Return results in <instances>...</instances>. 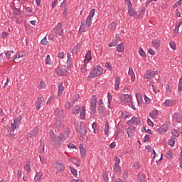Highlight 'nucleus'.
<instances>
[{"label": "nucleus", "mask_w": 182, "mask_h": 182, "mask_svg": "<svg viewBox=\"0 0 182 182\" xmlns=\"http://www.w3.org/2000/svg\"><path fill=\"white\" fill-rule=\"evenodd\" d=\"M136 132V127L133 126H130L127 129V133L128 137H133L134 136V133Z\"/></svg>", "instance_id": "1a4fd4ad"}, {"label": "nucleus", "mask_w": 182, "mask_h": 182, "mask_svg": "<svg viewBox=\"0 0 182 182\" xmlns=\"http://www.w3.org/2000/svg\"><path fill=\"white\" fill-rule=\"evenodd\" d=\"M166 157L169 160H171V159H173V151L171 150L168 151V152L166 153Z\"/></svg>", "instance_id": "58836bf2"}, {"label": "nucleus", "mask_w": 182, "mask_h": 182, "mask_svg": "<svg viewBox=\"0 0 182 182\" xmlns=\"http://www.w3.org/2000/svg\"><path fill=\"white\" fill-rule=\"evenodd\" d=\"M140 123H141V121L140 120V118L137 117H133L127 122L128 126H137L138 124H140Z\"/></svg>", "instance_id": "39448f33"}, {"label": "nucleus", "mask_w": 182, "mask_h": 182, "mask_svg": "<svg viewBox=\"0 0 182 182\" xmlns=\"http://www.w3.org/2000/svg\"><path fill=\"white\" fill-rule=\"evenodd\" d=\"M173 120H176V122H177V123H180V122L182 121L181 114H180L178 112H176L173 115Z\"/></svg>", "instance_id": "4468645a"}, {"label": "nucleus", "mask_w": 182, "mask_h": 182, "mask_svg": "<svg viewBox=\"0 0 182 182\" xmlns=\"http://www.w3.org/2000/svg\"><path fill=\"white\" fill-rule=\"evenodd\" d=\"M68 149H77V147L75 146V145L73 144H68Z\"/></svg>", "instance_id": "0e129e2a"}, {"label": "nucleus", "mask_w": 182, "mask_h": 182, "mask_svg": "<svg viewBox=\"0 0 182 182\" xmlns=\"http://www.w3.org/2000/svg\"><path fill=\"white\" fill-rule=\"evenodd\" d=\"M41 45H44V46H45V45H47L48 41H46V36L44 37V38L41 40Z\"/></svg>", "instance_id": "e2e57ef3"}, {"label": "nucleus", "mask_w": 182, "mask_h": 182, "mask_svg": "<svg viewBox=\"0 0 182 182\" xmlns=\"http://www.w3.org/2000/svg\"><path fill=\"white\" fill-rule=\"evenodd\" d=\"M125 3L127 4V5L128 6V9H132V1H130V0H125Z\"/></svg>", "instance_id": "4d7b16f0"}, {"label": "nucleus", "mask_w": 182, "mask_h": 182, "mask_svg": "<svg viewBox=\"0 0 182 182\" xmlns=\"http://www.w3.org/2000/svg\"><path fill=\"white\" fill-rule=\"evenodd\" d=\"M12 53H14V50H10V51L6 52L5 55L6 56L7 59H9V60L10 59L11 55H12Z\"/></svg>", "instance_id": "3c124183"}, {"label": "nucleus", "mask_w": 182, "mask_h": 182, "mask_svg": "<svg viewBox=\"0 0 182 182\" xmlns=\"http://www.w3.org/2000/svg\"><path fill=\"white\" fill-rule=\"evenodd\" d=\"M54 31L57 35L62 36L63 35V27L62 26V23H58L57 26L54 28Z\"/></svg>", "instance_id": "423d86ee"}, {"label": "nucleus", "mask_w": 182, "mask_h": 182, "mask_svg": "<svg viewBox=\"0 0 182 182\" xmlns=\"http://www.w3.org/2000/svg\"><path fill=\"white\" fill-rule=\"evenodd\" d=\"M114 172L117 176H120L122 173V168H120V165H114Z\"/></svg>", "instance_id": "f3484780"}, {"label": "nucleus", "mask_w": 182, "mask_h": 182, "mask_svg": "<svg viewBox=\"0 0 182 182\" xmlns=\"http://www.w3.org/2000/svg\"><path fill=\"white\" fill-rule=\"evenodd\" d=\"M168 144L173 147V146L176 144V139L174 137H171V139L168 140Z\"/></svg>", "instance_id": "f704fd0d"}, {"label": "nucleus", "mask_w": 182, "mask_h": 182, "mask_svg": "<svg viewBox=\"0 0 182 182\" xmlns=\"http://www.w3.org/2000/svg\"><path fill=\"white\" fill-rule=\"evenodd\" d=\"M70 170L72 174H73V176H77V171H76V169H75V168H73V166H70Z\"/></svg>", "instance_id": "79ce46f5"}, {"label": "nucleus", "mask_w": 182, "mask_h": 182, "mask_svg": "<svg viewBox=\"0 0 182 182\" xmlns=\"http://www.w3.org/2000/svg\"><path fill=\"white\" fill-rule=\"evenodd\" d=\"M68 56V60H67V63L68 65H70L71 62H72V58L70 53L67 54Z\"/></svg>", "instance_id": "5fc2aeb1"}, {"label": "nucleus", "mask_w": 182, "mask_h": 182, "mask_svg": "<svg viewBox=\"0 0 182 182\" xmlns=\"http://www.w3.org/2000/svg\"><path fill=\"white\" fill-rule=\"evenodd\" d=\"M172 134L173 136H174L175 137H178V136H180V134H178V132H177V130L173 129L172 131Z\"/></svg>", "instance_id": "13d9d810"}, {"label": "nucleus", "mask_w": 182, "mask_h": 182, "mask_svg": "<svg viewBox=\"0 0 182 182\" xmlns=\"http://www.w3.org/2000/svg\"><path fill=\"white\" fill-rule=\"evenodd\" d=\"M38 132H39V129L38 127H34L33 130L31 132V133H28L27 134L28 137H36V134H38Z\"/></svg>", "instance_id": "ddd939ff"}, {"label": "nucleus", "mask_w": 182, "mask_h": 182, "mask_svg": "<svg viewBox=\"0 0 182 182\" xmlns=\"http://www.w3.org/2000/svg\"><path fill=\"white\" fill-rule=\"evenodd\" d=\"M117 50L119 53L124 52V43H121L117 47Z\"/></svg>", "instance_id": "393cba45"}, {"label": "nucleus", "mask_w": 182, "mask_h": 182, "mask_svg": "<svg viewBox=\"0 0 182 182\" xmlns=\"http://www.w3.org/2000/svg\"><path fill=\"white\" fill-rule=\"evenodd\" d=\"M43 103L42 102V98L41 97H38L37 98V102H36V107L37 110H39L41 109V106H42Z\"/></svg>", "instance_id": "6ab92c4d"}, {"label": "nucleus", "mask_w": 182, "mask_h": 182, "mask_svg": "<svg viewBox=\"0 0 182 182\" xmlns=\"http://www.w3.org/2000/svg\"><path fill=\"white\" fill-rule=\"evenodd\" d=\"M181 24H182V21H180L178 24H176V28L174 29L175 33H178V28H180Z\"/></svg>", "instance_id": "8fccbe9b"}, {"label": "nucleus", "mask_w": 182, "mask_h": 182, "mask_svg": "<svg viewBox=\"0 0 182 182\" xmlns=\"http://www.w3.org/2000/svg\"><path fill=\"white\" fill-rule=\"evenodd\" d=\"M169 45L171 48V49H173V50H176L177 49V46L176 45V43L174 41H171L169 43Z\"/></svg>", "instance_id": "ea45409f"}, {"label": "nucleus", "mask_w": 182, "mask_h": 182, "mask_svg": "<svg viewBox=\"0 0 182 182\" xmlns=\"http://www.w3.org/2000/svg\"><path fill=\"white\" fill-rule=\"evenodd\" d=\"M152 45L154 46V48L159 49V48H160V40H154L152 41Z\"/></svg>", "instance_id": "7c9ffc66"}, {"label": "nucleus", "mask_w": 182, "mask_h": 182, "mask_svg": "<svg viewBox=\"0 0 182 182\" xmlns=\"http://www.w3.org/2000/svg\"><path fill=\"white\" fill-rule=\"evenodd\" d=\"M105 66L107 69H109V70H113V67H112V65H110V63H109V62L105 63Z\"/></svg>", "instance_id": "864d4df0"}, {"label": "nucleus", "mask_w": 182, "mask_h": 182, "mask_svg": "<svg viewBox=\"0 0 182 182\" xmlns=\"http://www.w3.org/2000/svg\"><path fill=\"white\" fill-rule=\"evenodd\" d=\"M87 65L86 63H84V65L81 67V72L82 73H86V71L87 70L86 69Z\"/></svg>", "instance_id": "603ef678"}, {"label": "nucleus", "mask_w": 182, "mask_h": 182, "mask_svg": "<svg viewBox=\"0 0 182 182\" xmlns=\"http://www.w3.org/2000/svg\"><path fill=\"white\" fill-rule=\"evenodd\" d=\"M90 60H92V56L90 55V53H87L85 55V63H88Z\"/></svg>", "instance_id": "72a5a7b5"}, {"label": "nucleus", "mask_w": 182, "mask_h": 182, "mask_svg": "<svg viewBox=\"0 0 182 182\" xmlns=\"http://www.w3.org/2000/svg\"><path fill=\"white\" fill-rule=\"evenodd\" d=\"M149 116L151 117V119H156L157 116H159V112L157 109H154L151 112L149 113Z\"/></svg>", "instance_id": "a878e982"}, {"label": "nucleus", "mask_w": 182, "mask_h": 182, "mask_svg": "<svg viewBox=\"0 0 182 182\" xmlns=\"http://www.w3.org/2000/svg\"><path fill=\"white\" fill-rule=\"evenodd\" d=\"M55 114L58 116V117H63V110L59 109V108H55Z\"/></svg>", "instance_id": "bb28decb"}, {"label": "nucleus", "mask_w": 182, "mask_h": 182, "mask_svg": "<svg viewBox=\"0 0 182 182\" xmlns=\"http://www.w3.org/2000/svg\"><path fill=\"white\" fill-rule=\"evenodd\" d=\"M89 29V28L86 27V26L85 25V21L82 20L81 21V26L80 27V32L82 33V32H86V30Z\"/></svg>", "instance_id": "412c9836"}, {"label": "nucleus", "mask_w": 182, "mask_h": 182, "mask_svg": "<svg viewBox=\"0 0 182 182\" xmlns=\"http://www.w3.org/2000/svg\"><path fill=\"white\" fill-rule=\"evenodd\" d=\"M63 90H65V87H63V83L60 82L58 85V96H61V95H63Z\"/></svg>", "instance_id": "a211bd4d"}, {"label": "nucleus", "mask_w": 182, "mask_h": 182, "mask_svg": "<svg viewBox=\"0 0 182 182\" xmlns=\"http://www.w3.org/2000/svg\"><path fill=\"white\" fill-rule=\"evenodd\" d=\"M50 55H47L46 59V65H50Z\"/></svg>", "instance_id": "bf43d9fd"}, {"label": "nucleus", "mask_w": 182, "mask_h": 182, "mask_svg": "<svg viewBox=\"0 0 182 182\" xmlns=\"http://www.w3.org/2000/svg\"><path fill=\"white\" fill-rule=\"evenodd\" d=\"M136 97L138 106H139V107H141V105L143 104V98L141 97V95L138 92L136 94Z\"/></svg>", "instance_id": "2eb2a0df"}, {"label": "nucleus", "mask_w": 182, "mask_h": 182, "mask_svg": "<svg viewBox=\"0 0 182 182\" xmlns=\"http://www.w3.org/2000/svg\"><path fill=\"white\" fill-rule=\"evenodd\" d=\"M178 91L182 92V77L179 80Z\"/></svg>", "instance_id": "c03bdc74"}, {"label": "nucleus", "mask_w": 182, "mask_h": 182, "mask_svg": "<svg viewBox=\"0 0 182 182\" xmlns=\"http://www.w3.org/2000/svg\"><path fill=\"white\" fill-rule=\"evenodd\" d=\"M43 103L42 102V98L41 97H38L37 98V102H36V107L37 110H39L41 109V106H42Z\"/></svg>", "instance_id": "aec40b11"}, {"label": "nucleus", "mask_w": 182, "mask_h": 182, "mask_svg": "<svg viewBox=\"0 0 182 182\" xmlns=\"http://www.w3.org/2000/svg\"><path fill=\"white\" fill-rule=\"evenodd\" d=\"M79 132L82 136H86V134L87 133V130L86 129V126L80 125Z\"/></svg>", "instance_id": "dca6fc26"}, {"label": "nucleus", "mask_w": 182, "mask_h": 182, "mask_svg": "<svg viewBox=\"0 0 182 182\" xmlns=\"http://www.w3.org/2000/svg\"><path fill=\"white\" fill-rule=\"evenodd\" d=\"M55 71L58 76H66V75H68V70L60 67L57 68Z\"/></svg>", "instance_id": "6e6552de"}, {"label": "nucleus", "mask_w": 182, "mask_h": 182, "mask_svg": "<svg viewBox=\"0 0 182 182\" xmlns=\"http://www.w3.org/2000/svg\"><path fill=\"white\" fill-rule=\"evenodd\" d=\"M139 180L140 182H146V174L144 173H139L138 174Z\"/></svg>", "instance_id": "cd10ccee"}, {"label": "nucleus", "mask_w": 182, "mask_h": 182, "mask_svg": "<svg viewBox=\"0 0 182 182\" xmlns=\"http://www.w3.org/2000/svg\"><path fill=\"white\" fill-rule=\"evenodd\" d=\"M168 130V126L167 125H162L157 129V133L159 134H164Z\"/></svg>", "instance_id": "f8f14e48"}, {"label": "nucleus", "mask_w": 182, "mask_h": 182, "mask_svg": "<svg viewBox=\"0 0 182 182\" xmlns=\"http://www.w3.org/2000/svg\"><path fill=\"white\" fill-rule=\"evenodd\" d=\"M156 75V72L153 70H147L144 75L145 79H153L154 75Z\"/></svg>", "instance_id": "9b49d317"}, {"label": "nucleus", "mask_w": 182, "mask_h": 182, "mask_svg": "<svg viewBox=\"0 0 182 182\" xmlns=\"http://www.w3.org/2000/svg\"><path fill=\"white\" fill-rule=\"evenodd\" d=\"M128 73H129V75H130V76H131V80H132V82H134V77H134V73L133 72V69H132V70H130V69H129Z\"/></svg>", "instance_id": "4c0bfd02"}, {"label": "nucleus", "mask_w": 182, "mask_h": 182, "mask_svg": "<svg viewBox=\"0 0 182 182\" xmlns=\"http://www.w3.org/2000/svg\"><path fill=\"white\" fill-rule=\"evenodd\" d=\"M80 116L81 120H85L86 119V108H85V106H82L80 109V105H77L73 108V114H79Z\"/></svg>", "instance_id": "7ed1b4c3"}, {"label": "nucleus", "mask_w": 182, "mask_h": 182, "mask_svg": "<svg viewBox=\"0 0 182 182\" xmlns=\"http://www.w3.org/2000/svg\"><path fill=\"white\" fill-rule=\"evenodd\" d=\"M80 153L81 154V157H86V153H87V149H86V145L83 144H80Z\"/></svg>", "instance_id": "0eeeda50"}, {"label": "nucleus", "mask_w": 182, "mask_h": 182, "mask_svg": "<svg viewBox=\"0 0 182 182\" xmlns=\"http://www.w3.org/2000/svg\"><path fill=\"white\" fill-rule=\"evenodd\" d=\"M104 132L105 134H109V122L107 121L105 122Z\"/></svg>", "instance_id": "e433bc0d"}, {"label": "nucleus", "mask_w": 182, "mask_h": 182, "mask_svg": "<svg viewBox=\"0 0 182 182\" xmlns=\"http://www.w3.org/2000/svg\"><path fill=\"white\" fill-rule=\"evenodd\" d=\"M90 25H92V18L87 16L86 22L85 21V28H89Z\"/></svg>", "instance_id": "c756f323"}, {"label": "nucleus", "mask_w": 182, "mask_h": 182, "mask_svg": "<svg viewBox=\"0 0 182 182\" xmlns=\"http://www.w3.org/2000/svg\"><path fill=\"white\" fill-rule=\"evenodd\" d=\"M55 168L58 171H63V170L65 169V166H64L63 164L58 163V164H55Z\"/></svg>", "instance_id": "5701e85b"}, {"label": "nucleus", "mask_w": 182, "mask_h": 182, "mask_svg": "<svg viewBox=\"0 0 182 182\" xmlns=\"http://www.w3.org/2000/svg\"><path fill=\"white\" fill-rule=\"evenodd\" d=\"M144 14H146V8L142 7L141 11H140L141 16H144Z\"/></svg>", "instance_id": "052dcab7"}, {"label": "nucleus", "mask_w": 182, "mask_h": 182, "mask_svg": "<svg viewBox=\"0 0 182 182\" xmlns=\"http://www.w3.org/2000/svg\"><path fill=\"white\" fill-rule=\"evenodd\" d=\"M43 176V173L42 172H36V175L34 178V181L39 182L41 181V178H42V176Z\"/></svg>", "instance_id": "4be33fe9"}, {"label": "nucleus", "mask_w": 182, "mask_h": 182, "mask_svg": "<svg viewBox=\"0 0 182 182\" xmlns=\"http://www.w3.org/2000/svg\"><path fill=\"white\" fill-rule=\"evenodd\" d=\"M120 85V77H117L115 79L114 90H119V86Z\"/></svg>", "instance_id": "c85d7f7f"}, {"label": "nucleus", "mask_w": 182, "mask_h": 182, "mask_svg": "<svg viewBox=\"0 0 182 182\" xmlns=\"http://www.w3.org/2000/svg\"><path fill=\"white\" fill-rule=\"evenodd\" d=\"M95 12H96V10H95L94 9H91L88 15V18H93V16H95Z\"/></svg>", "instance_id": "49530a36"}, {"label": "nucleus", "mask_w": 182, "mask_h": 182, "mask_svg": "<svg viewBox=\"0 0 182 182\" xmlns=\"http://www.w3.org/2000/svg\"><path fill=\"white\" fill-rule=\"evenodd\" d=\"M121 100L124 103H129V106L132 107V109H136L134 106H133V102H132V95H129L128 94H122L121 95Z\"/></svg>", "instance_id": "20e7f679"}, {"label": "nucleus", "mask_w": 182, "mask_h": 182, "mask_svg": "<svg viewBox=\"0 0 182 182\" xmlns=\"http://www.w3.org/2000/svg\"><path fill=\"white\" fill-rule=\"evenodd\" d=\"M113 42L115 43V45L117 46V43H119V42H120V37L116 36L114 38V41H113Z\"/></svg>", "instance_id": "338daca9"}, {"label": "nucleus", "mask_w": 182, "mask_h": 182, "mask_svg": "<svg viewBox=\"0 0 182 182\" xmlns=\"http://www.w3.org/2000/svg\"><path fill=\"white\" fill-rule=\"evenodd\" d=\"M13 12L14 15H19V14H21V10H19V9H17L16 7H14L13 9Z\"/></svg>", "instance_id": "09e8293b"}, {"label": "nucleus", "mask_w": 182, "mask_h": 182, "mask_svg": "<svg viewBox=\"0 0 182 182\" xmlns=\"http://www.w3.org/2000/svg\"><path fill=\"white\" fill-rule=\"evenodd\" d=\"M96 103H97V100H96L95 98L91 100L90 110L92 111L93 114H95V113H96Z\"/></svg>", "instance_id": "9d476101"}, {"label": "nucleus", "mask_w": 182, "mask_h": 182, "mask_svg": "<svg viewBox=\"0 0 182 182\" xmlns=\"http://www.w3.org/2000/svg\"><path fill=\"white\" fill-rule=\"evenodd\" d=\"M139 53L142 58H146V53L143 50V48H139Z\"/></svg>", "instance_id": "a19ab883"}, {"label": "nucleus", "mask_w": 182, "mask_h": 182, "mask_svg": "<svg viewBox=\"0 0 182 182\" xmlns=\"http://www.w3.org/2000/svg\"><path fill=\"white\" fill-rule=\"evenodd\" d=\"M103 180L107 182L109 181V176H107V173H103Z\"/></svg>", "instance_id": "69168bd1"}, {"label": "nucleus", "mask_w": 182, "mask_h": 182, "mask_svg": "<svg viewBox=\"0 0 182 182\" xmlns=\"http://www.w3.org/2000/svg\"><path fill=\"white\" fill-rule=\"evenodd\" d=\"M182 2L181 0H179L178 1L176 2L173 5V8H177V6H180L181 5Z\"/></svg>", "instance_id": "774afa93"}, {"label": "nucleus", "mask_w": 182, "mask_h": 182, "mask_svg": "<svg viewBox=\"0 0 182 182\" xmlns=\"http://www.w3.org/2000/svg\"><path fill=\"white\" fill-rule=\"evenodd\" d=\"M102 73H103V68L100 67V65H97L90 71L89 76L87 77V80H90L93 79V77H97V76H100Z\"/></svg>", "instance_id": "f03ea898"}, {"label": "nucleus", "mask_w": 182, "mask_h": 182, "mask_svg": "<svg viewBox=\"0 0 182 182\" xmlns=\"http://www.w3.org/2000/svg\"><path fill=\"white\" fill-rule=\"evenodd\" d=\"M24 169L26 170V171H27V174H29V173H31V161H26V165L24 166Z\"/></svg>", "instance_id": "b1692460"}, {"label": "nucleus", "mask_w": 182, "mask_h": 182, "mask_svg": "<svg viewBox=\"0 0 182 182\" xmlns=\"http://www.w3.org/2000/svg\"><path fill=\"white\" fill-rule=\"evenodd\" d=\"M147 123H148L149 126H150L151 127H153L154 126V124L153 123L151 119H150V118L147 119Z\"/></svg>", "instance_id": "680f3d73"}, {"label": "nucleus", "mask_w": 182, "mask_h": 182, "mask_svg": "<svg viewBox=\"0 0 182 182\" xmlns=\"http://www.w3.org/2000/svg\"><path fill=\"white\" fill-rule=\"evenodd\" d=\"M128 15H129V16H136L137 12L132 9H128Z\"/></svg>", "instance_id": "2f4dec72"}, {"label": "nucleus", "mask_w": 182, "mask_h": 182, "mask_svg": "<svg viewBox=\"0 0 182 182\" xmlns=\"http://www.w3.org/2000/svg\"><path fill=\"white\" fill-rule=\"evenodd\" d=\"M144 100H145V103L146 105H149L150 104V102H151V100H150V98H149L147 97V95H146V94L144 95Z\"/></svg>", "instance_id": "a18cd8bd"}, {"label": "nucleus", "mask_w": 182, "mask_h": 182, "mask_svg": "<svg viewBox=\"0 0 182 182\" xmlns=\"http://www.w3.org/2000/svg\"><path fill=\"white\" fill-rule=\"evenodd\" d=\"M77 50H79V44H77L72 49L73 55H77Z\"/></svg>", "instance_id": "c9c22d12"}, {"label": "nucleus", "mask_w": 182, "mask_h": 182, "mask_svg": "<svg viewBox=\"0 0 182 182\" xmlns=\"http://www.w3.org/2000/svg\"><path fill=\"white\" fill-rule=\"evenodd\" d=\"M52 132L53 134L51 135V140L53 141V146L55 149H58L60 144H62L63 141H65V134H60L58 136H55V134H53V131Z\"/></svg>", "instance_id": "f257e3e1"}, {"label": "nucleus", "mask_w": 182, "mask_h": 182, "mask_svg": "<svg viewBox=\"0 0 182 182\" xmlns=\"http://www.w3.org/2000/svg\"><path fill=\"white\" fill-rule=\"evenodd\" d=\"M18 127L17 124H16L14 122L11 123V132H15V129Z\"/></svg>", "instance_id": "6e6d98bb"}, {"label": "nucleus", "mask_w": 182, "mask_h": 182, "mask_svg": "<svg viewBox=\"0 0 182 182\" xmlns=\"http://www.w3.org/2000/svg\"><path fill=\"white\" fill-rule=\"evenodd\" d=\"M21 122H22V117L19 115L17 118L14 119V123L16 124L17 126H19V124H21Z\"/></svg>", "instance_id": "473e14b6"}, {"label": "nucleus", "mask_w": 182, "mask_h": 182, "mask_svg": "<svg viewBox=\"0 0 182 182\" xmlns=\"http://www.w3.org/2000/svg\"><path fill=\"white\" fill-rule=\"evenodd\" d=\"M114 161H115V163H114V166H120L119 165L120 164V159L119 157L115 156Z\"/></svg>", "instance_id": "de8ad7c7"}, {"label": "nucleus", "mask_w": 182, "mask_h": 182, "mask_svg": "<svg viewBox=\"0 0 182 182\" xmlns=\"http://www.w3.org/2000/svg\"><path fill=\"white\" fill-rule=\"evenodd\" d=\"M164 105L165 106H173V102L170 100H166L164 102Z\"/></svg>", "instance_id": "37998d69"}]
</instances>
